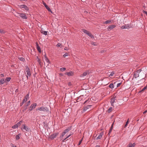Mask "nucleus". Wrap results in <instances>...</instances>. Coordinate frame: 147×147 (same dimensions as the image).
<instances>
[{"mask_svg":"<svg viewBox=\"0 0 147 147\" xmlns=\"http://www.w3.org/2000/svg\"><path fill=\"white\" fill-rule=\"evenodd\" d=\"M36 47H37V49L38 51L39 52V53H41V49L39 46V45L38 43L36 42Z\"/></svg>","mask_w":147,"mask_h":147,"instance_id":"obj_15","label":"nucleus"},{"mask_svg":"<svg viewBox=\"0 0 147 147\" xmlns=\"http://www.w3.org/2000/svg\"><path fill=\"white\" fill-rule=\"evenodd\" d=\"M112 107H110L109 109H108V110L107 111H108V112H109V113H110V112L111 111H112Z\"/></svg>","mask_w":147,"mask_h":147,"instance_id":"obj_42","label":"nucleus"},{"mask_svg":"<svg viewBox=\"0 0 147 147\" xmlns=\"http://www.w3.org/2000/svg\"><path fill=\"white\" fill-rule=\"evenodd\" d=\"M82 140H81L79 142V143L78 144V145H80L81 143H82Z\"/></svg>","mask_w":147,"mask_h":147,"instance_id":"obj_54","label":"nucleus"},{"mask_svg":"<svg viewBox=\"0 0 147 147\" xmlns=\"http://www.w3.org/2000/svg\"><path fill=\"white\" fill-rule=\"evenodd\" d=\"M19 7L21 9L24 8L26 10L28 11L29 10L28 7L25 5H19Z\"/></svg>","mask_w":147,"mask_h":147,"instance_id":"obj_10","label":"nucleus"},{"mask_svg":"<svg viewBox=\"0 0 147 147\" xmlns=\"http://www.w3.org/2000/svg\"><path fill=\"white\" fill-rule=\"evenodd\" d=\"M113 123L111 125L110 129H111L112 130V129L113 128Z\"/></svg>","mask_w":147,"mask_h":147,"instance_id":"obj_52","label":"nucleus"},{"mask_svg":"<svg viewBox=\"0 0 147 147\" xmlns=\"http://www.w3.org/2000/svg\"><path fill=\"white\" fill-rule=\"evenodd\" d=\"M61 44L60 43H58L57 45V47H60L61 46Z\"/></svg>","mask_w":147,"mask_h":147,"instance_id":"obj_46","label":"nucleus"},{"mask_svg":"<svg viewBox=\"0 0 147 147\" xmlns=\"http://www.w3.org/2000/svg\"><path fill=\"white\" fill-rule=\"evenodd\" d=\"M25 102L24 101H23V100H22V103L23 104H24V103H25Z\"/></svg>","mask_w":147,"mask_h":147,"instance_id":"obj_64","label":"nucleus"},{"mask_svg":"<svg viewBox=\"0 0 147 147\" xmlns=\"http://www.w3.org/2000/svg\"><path fill=\"white\" fill-rule=\"evenodd\" d=\"M71 135V134H70L69 135H68V136H67L66 137V139H67V138H68Z\"/></svg>","mask_w":147,"mask_h":147,"instance_id":"obj_60","label":"nucleus"},{"mask_svg":"<svg viewBox=\"0 0 147 147\" xmlns=\"http://www.w3.org/2000/svg\"><path fill=\"white\" fill-rule=\"evenodd\" d=\"M117 100L115 99V97H113V98L111 99V103L112 106H114V105H115L116 106V105L115 104L116 103V101H117Z\"/></svg>","mask_w":147,"mask_h":147,"instance_id":"obj_8","label":"nucleus"},{"mask_svg":"<svg viewBox=\"0 0 147 147\" xmlns=\"http://www.w3.org/2000/svg\"><path fill=\"white\" fill-rule=\"evenodd\" d=\"M30 101H29L27 102L26 104H25V105H26V106H28L30 105Z\"/></svg>","mask_w":147,"mask_h":147,"instance_id":"obj_40","label":"nucleus"},{"mask_svg":"<svg viewBox=\"0 0 147 147\" xmlns=\"http://www.w3.org/2000/svg\"><path fill=\"white\" fill-rule=\"evenodd\" d=\"M21 135L20 134H18L16 136V140H18L20 138V136Z\"/></svg>","mask_w":147,"mask_h":147,"instance_id":"obj_26","label":"nucleus"},{"mask_svg":"<svg viewBox=\"0 0 147 147\" xmlns=\"http://www.w3.org/2000/svg\"><path fill=\"white\" fill-rule=\"evenodd\" d=\"M114 85L113 83H111L109 86V87L111 88H114Z\"/></svg>","mask_w":147,"mask_h":147,"instance_id":"obj_31","label":"nucleus"},{"mask_svg":"<svg viewBox=\"0 0 147 147\" xmlns=\"http://www.w3.org/2000/svg\"><path fill=\"white\" fill-rule=\"evenodd\" d=\"M36 111L39 110L40 111H43L48 112L49 109L46 107H38L36 109Z\"/></svg>","mask_w":147,"mask_h":147,"instance_id":"obj_1","label":"nucleus"},{"mask_svg":"<svg viewBox=\"0 0 147 147\" xmlns=\"http://www.w3.org/2000/svg\"><path fill=\"white\" fill-rule=\"evenodd\" d=\"M23 104L22 103H20V106L21 107Z\"/></svg>","mask_w":147,"mask_h":147,"instance_id":"obj_63","label":"nucleus"},{"mask_svg":"<svg viewBox=\"0 0 147 147\" xmlns=\"http://www.w3.org/2000/svg\"><path fill=\"white\" fill-rule=\"evenodd\" d=\"M45 7L46 8V9L49 11H50V12H51V13H52V11H51V9H50V8H49V7L47 5Z\"/></svg>","mask_w":147,"mask_h":147,"instance_id":"obj_25","label":"nucleus"},{"mask_svg":"<svg viewBox=\"0 0 147 147\" xmlns=\"http://www.w3.org/2000/svg\"><path fill=\"white\" fill-rule=\"evenodd\" d=\"M65 74L67 75L68 76H73L74 75V72L72 71H70L69 72H66Z\"/></svg>","mask_w":147,"mask_h":147,"instance_id":"obj_11","label":"nucleus"},{"mask_svg":"<svg viewBox=\"0 0 147 147\" xmlns=\"http://www.w3.org/2000/svg\"><path fill=\"white\" fill-rule=\"evenodd\" d=\"M64 49L66 50H68V49L67 48V47H65L64 48Z\"/></svg>","mask_w":147,"mask_h":147,"instance_id":"obj_56","label":"nucleus"},{"mask_svg":"<svg viewBox=\"0 0 147 147\" xmlns=\"http://www.w3.org/2000/svg\"><path fill=\"white\" fill-rule=\"evenodd\" d=\"M95 43L93 42H92L91 43V44L94 45H95L94 44Z\"/></svg>","mask_w":147,"mask_h":147,"instance_id":"obj_58","label":"nucleus"},{"mask_svg":"<svg viewBox=\"0 0 147 147\" xmlns=\"http://www.w3.org/2000/svg\"><path fill=\"white\" fill-rule=\"evenodd\" d=\"M11 79V78L10 77H7L5 80V81H7V82H9L10 80Z\"/></svg>","mask_w":147,"mask_h":147,"instance_id":"obj_33","label":"nucleus"},{"mask_svg":"<svg viewBox=\"0 0 147 147\" xmlns=\"http://www.w3.org/2000/svg\"><path fill=\"white\" fill-rule=\"evenodd\" d=\"M27 107L28 106H26V105H25L23 106L22 107V108L23 109L22 111L23 112H24L27 109Z\"/></svg>","mask_w":147,"mask_h":147,"instance_id":"obj_20","label":"nucleus"},{"mask_svg":"<svg viewBox=\"0 0 147 147\" xmlns=\"http://www.w3.org/2000/svg\"><path fill=\"white\" fill-rule=\"evenodd\" d=\"M26 70L27 75H26V76L27 78V79H28V76H31L30 70L29 68L27 66H26Z\"/></svg>","mask_w":147,"mask_h":147,"instance_id":"obj_4","label":"nucleus"},{"mask_svg":"<svg viewBox=\"0 0 147 147\" xmlns=\"http://www.w3.org/2000/svg\"><path fill=\"white\" fill-rule=\"evenodd\" d=\"M41 32L43 34L45 35H47V31H43L42 30L41 31Z\"/></svg>","mask_w":147,"mask_h":147,"instance_id":"obj_24","label":"nucleus"},{"mask_svg":"<svg viewBox=\"0 0 147 147\" xmlns=\"http://www.w3.org/2000/svg\"><path fill=\"white\" fill-rule=\"evenodd\" d=\"M36 103H34L32 104L29 108V111H31L34 109L36 106Z\"/></svg>","mask_w":147,"mask_h":147,"instance_id":"obj_9","label":"nucleus"},{"mask_svg":"<svg viewBox=\"0 0 147 147\" xmlns=\"http://www.w3.org/2000/svg\"><path fill=\"white\" fill-rule=\"evenodd\" d=\"M103 134L104 133L103 132H100V133L99 134L98 136V134H96L95 136V137H96L97 136H98L96 138V140L100 139L102 137V136L103 135Z\"/></svg>","mask_w":147,"mask_h":147,"instance_id":"obj_7","label":"nucleus"},{"mask_svg":"<svg viewBox=\"0 0 147 147\" xmlns=\"http://www.w3.org/2000/svg\"><path fill=\"white\" fill-rule=\"evenodd\" d=\"M66 69L65 67L61 68L60 69V71L63 72L64 71L66 70Z\"/></svg>","mask_w":147,"mask_h":147,"instance_id":"obj_35","label":"nucleus"},{"mask_svg":"<svg viewBox=\"0 0 147 147\" xmlns=\"http://www.w3.org/2000/svg\"><path fill=\"white\" fill-rule=\"evenodd\" d=\"M114 74V71H112L111 73L109 75V77L112 76Z\"/></svg>","mask_w":147,"mask_h":147,"instance_id":"obj_43","label":"nucleus"},{"mask_svg":"<svg viewBox=\"0 0 147 147\" xmlns=\"http://www.w3.org/2000/svg\"><path fill=\"white\" fill-rule=\"evenodd\" d=\"M65 134V133H64L63 132L62 133L61 135H60V138L62 139V138H63V137L64 135Z\"/></svg>","mask_w":147,"mask_h":147,"instance_id":"obj_29","label":"nucleus"},{"mask_svg":"<svg viewBox=\"0 0 147 147\" xmlns=\"http://www.w3.org/2000/svg\"><path fill=\"white\" fill-rule=\"evenodd\" d=\"M87 34L88 36L90 37L91 38H94V36L91 34L90 32L88 31Z\"/></svg>","mask_w":147,"mask_h":147,"instance_id":"obj_22","label":"nucleus"},{"mask_svg":"<svg viewBox=\"0 0 147 147\" xmlns=\"http://www.w3.org/2000/svg\"><path fill=\"white\" fill-rule=\"evenodd\" d=\"M83 95H81L80 96L78 97V98L76 100L77 102H79L81 101L82 99V98L83 97Z\"/></svg>","mask_w":147,"mask_h":147,"instance_id":"obj_19","label":"nucleus"},{"mask_svg":"<svg viewBox=\"0 0 147 147\" xmlns=\"http://www.w3.org/2000/svg\"><path fill=\"white\" fill-rule=\"evenodd\" d=\"M0 76H1V77H3V76H4V75H3V74H1L0 75Z\"/></svg>","mask_w":147,"mask_h":147,"instance_id":"obj_59","label":"nucleus"},{"mask_svg":"<svg viewBox=\"0 0 147 147\" xmlns=\"http://www.w3.org/2000/svg\"><path fill=\"white\" fill-rule=\"evenodd\" d=\"M129 27V26H121V28L122 29H125L127 28V27Z\"/></svg>","mask_w":147,"mask_h":147,"instance_id":"obj_36","label":"nucleus"},{"mask_svg":"<svg viewBox=\"0 0 147 147\" xmlns=\"http://www.w3.org/2000/svg\"><path fill=\"white\" fill-rule=\"evenodd\" d=\"M147 88V85L146 86H145L144 88H143V89L142 90H141L139 91L138 93H140L143 92V91Z\"/></svg>","mask_w":147,"mask_h":147,"instance_id":"obj_21","label":"nucleus"},{"mask_svg":"<svg viewBox=\"0 0 147 147\" xmlns=\"http://www.w3.org/2000/svg\"><path fill=\"white\" fill-rule=\"evenodd\" d=\"M24 129L26 131L24 132H29L30 131V128L29 127L26 126V125L25 124H24V125H22V127L21 128V129L22 130H23Z\"/></svg>","mask_w":147,"mask_h":147,"instance_id":"obj_2","label":"nucleus"},{"mask_svg":"<svg viewBox=\"0 0 147 147\" xmlns=\"http://www.w3.org/2000/svg\"><path fill=\"white\" fill-rule=\"evenodd\" d=\"M136 145V144L134 143L132 144L131 143H129L127 147H134Z\"/></svg>","mask_w":147,"mask_h":147,"instance_id":"obj_14","label":"nucleus"},{"mask_svg":"<svg viewBox=\"0 0 147 147\" xmlns=\"http://www.w3.org/2000/svg\"><path fill=\"white\" fill-rule=\"evenodd\" d=\"M116 26L115 25H111L109 26L108 28L109 29L111 30L114 28L115 27H116Z\"/></svg>","mask_w":147,"mask_h":147,"instance_id":"obj_18","label":"nucleus"},{"mask_svg":"<svg viewBox=\"0 0 147 147\" xmlns=\"http://www.w3.org/2000/svg\"><path fill=\"white\" fill-rule=\"evenodd\" d=\"M95 147H100V146L99 145H96V146Z\"/></svg>","mask_w":147,"mask_h":147,"instance_id":"obj_61","label":"nucleus"},{"mask_svg":"<svg viewBox=\"0 0 147 147\" xmlns=\"http://www.w3.org/2000/svg\"><path fill=\"white\" fill-rule=\"evenodd\" d=\"M37 59L38 62L40 67H41L42 66V63H41L40 59L39 58L38 56H37Z\"/></svg>","mask_w":147,"mask_h":147,"instance_id":"obj_16","label":"nucleus"},{"mask_svg":"<svg viewBox=\"0 0 147 147\" xmlns=\"http://www.w3.org/2000/svg\"><path fill=\"white\" fill-rule=\"evenodd\" d=\"M147 112V110H145L143 114H145Z\"/></svg>","mask_w":147,"mask_h":147,"instance_id":"obj_57","label":"nucleus"},{"mask_svg":"<svg viewBox=\"0 0 147 147\" xmlns=\"http://www.w3.org/2000/svg\"><path fill=\"white\" fill-rule=\"evenodd\" d=\"M59 75H60V76H63V74H62V73H60V74Z\"/></svg>","mask_w":147,"mask_h":147,"instance_id":"obj_62","label":"nucleus"},{"mask_svg":"<svg viewBox=\"0 0 147 147\" xmlns=\"http://www.w3.org/2000/svg\"><path fill=\"white\" fill-rule=\"evenodd\" d=\"M134 76L136 78L139 77V74L137 73L136 72H134Z\"/></svg>","mask_w":147,"mask_h":147,"instance_id":"obj_23","label":"nucleus"},{"mask_svg":"<svg viewBox=\"0 0 147 147\" xmlns=\"http://www.w3.org/2000/svg\"><path fill=\"white\" fill-rule=\"evenodd\" d=\"M82 31L84 32V33L87 34V33L88 32V31H87V30L84 29H82Z\"/></svg>","mask_w":147,"mask_h":147,"instance_id":"obj_30","label":"nucleus"},{"mask_svg":"<svg viewBox=\"0 0 147 147\" xmlns=\"http://www.w3.org/2000/svg\"><path fill=\"white\" fill-rule=\"evenodd\" d=\"M142 12H143L144 13H145V14H146V15L147 16V11H145L143 10V11H142Z\"/></svg>","mask_w":147,"mask_h":147,"instance_id":"obj_49","label":"nucleus"},{"mask_svg":"<svg viewBox=\"0 0 147 147\" xmlns=\"http://www.w3.org/2000/svg\"><path fill=\"white\" fill-rule=\"evenodd\" d=\"M112 129H110L109 132V133L108 134V135H109V136L110 134H111V133L112 131Z\"/></svg>","mask_w":147,"mask_h":147,"instance_id":"obj_45","label":"nucleus"},{"mask_svg":"<svg viewBox=\"0 0 147 147\" xmlns=\"http://www.w3.org/2000/svg\"><path fill=\"white\" fill-rule=\"evenodd\" d=\"M48 127V125L47 124V123L46 121L43 122V128L45 129H46Z\"/></svg>","mask_w":147,"mask_h":147,"instance_id":"obj_17","label":"nucleus"},{"mask_svg":"<svg viewBox=\"0 0 147 147\" xmlns=\"http://www.w3.org/2000/svg\"><path fill=\"white\" fill-rule=\"evenodd\" d=\"M44 56L45 57V59L46 58H47L46 54H45L44 55Z\"/></svg>","mask_w":147,"mask_h":147,"instance_id":"obj_55","label":"nucleus"},{"mask_svg":"<svg viewBox=\"0 0 147 147\" xmlns=\"http://www.w3.org/2000/svg\"><path fill=\"white\" fill-rule=\"evenodd\" d=\"M23 122L22 121H20L19 122H18L16 124L14 125L13 126H12V128L13 129H15L18 127L19 126H20L21 124Z\"/></svg>","mask_w":147,"mask_h":147,"instance_id":"obj_6","label":"nucleus"},{"mask_svg":"<svg viewBox=\"0 0 147 147\" xmlns=\"http://www.w3.org/2000/svg\"><path fill=\"white\" fill-rule=\"evenodd\" d=\"M87 72H85L84 73H83V74H82L81 75V76L84 77V76H86L87 75Z\"/></svg>","mask_w":147,"mask_h":147,"instance_id":"obj_32","label":"nucleus"},{"mask_svg":"<svg viewBox=\"0 0 147 147\" xmlns=\"http://www.w3.org/2000/svg\"><path fill=\"white\" fill-rule=\"evenodd\" d=\"M16 16L18 17H20L23 19H26L27 18V17L26 16L25 14L24 13H17Z\"/></svg>","mask_w":147,"mask_h":147,"instance_id":"obj_3","label":"nucleus"},{"mask_svg":"<svg viewBox=\"0 0 147 147\" xmlns=\"http://www.w3.org/2000/svg\"><path fill=\"white\" fill-rule=\"evenodd\" d=\"M142 69H139L138 70H137L136 72H137V73L139 74L140 72H141V71H142Z\"/></svg>","mask_w":147,"mask_h":147,"instance_id":"obj_41","label":"nucleus"},{"mask_svg":"<svg viewBox=\"0 0 147 147\" xmlns=\"http://www.w3.org/2000/svg\"><path fill=\"white\" fill-rule=\"evenodd\" d=\"M68 53H66L64 54V55H63L64 57H65L68 56Z\"/></svg>","mask_w":147,"mask_h":147,"instance_id":"obj_47","label":"nucleus"},{"mask_svg":"<svg viewBox=\"0 0 147 147\" xmlns=\"http://www.w3.org/2000/svg\"><path fill=\"white\" fill-rule=\"evenodd\" d=\"M59 134V133L58 132L54 133L51 134L49 137V138L51 140H53Z\"/></svg>","mask_w":147,"mask_h":147,"instance_id":"obj_5","label":"nucleus"},{"mask_svg":"<svg viewBox=\"0 0 147 147\" xmlns=\"http://www.w3.org/2000/svg\"><path fill=\"white\" fill-rule=\"evenodd\" d=\"M129 122V119H128L126 123V124H125V125L124 127H127V125L128 124Z\"/></svg>","mask_w":147,"mask_h":147,"instance_id":"obj_34","label":"nucleus"},{"mask_svg":"<svg viewBox=\"0 0 147 147\" xmlns=\"http://www.w3.org/2000/svg\"><path fill=\"white\" fill-rule=\"evenodd\" d=\"M121 84H122L121 82H120V83L117 84V87H119L120 86V85Z\"/></svg>","mask_w":147,"mask_h":147,"instance_id":"obj_44","label":"nucleus"},{"mask_svg":"<svg viewBox=\"0 0 147 147\" xmlns=\"http://www.w3.org/2000/svg\"><path fill=\"white\" fill-rule=\"evenodd\" d=\"M71 126L69 127H68L67 128L65 129L64 131H63L64 133L65 134H66L67 132H68V131H69L71 129Z\"/></svg>","mask_w":147,"mask_h":147,"instance_id":"obj_13","label":"nucleus"},{"mask_svg":"<svg viewBox=\"0 0 147 147\" xmlns=\"http://www.w3.org/2000/svg\"><path fill=\"white\" fill-rule=\"evenodd\" d=\"M42 3L43 5L45 6V7L47 5L46 4L44 1H42Z\"/></svg>","mask_w":147,"mask_h":147,"instance_id":"obj_48","label":"nucleus"},{"mask_svg":"<svg viewBox=\"0 0 147 147\" xmlns=\"http://www.w3.org/2000/svg\"><path fill=\"white\" fill-rule=\"evenodd\" d=\"M5 82V81L4 79H1L0 80V84H4Z\"/></svg>","mask_w":147,"mask_h":147,"instance_id":"obj_27","label":"nucleus"},{"mask_svg":"<svg viewBox=\"0 0 147 147\" xmlns=\"http://www.w3.org/2000/svg\"><path fill=\"white\" fill-rule=\"evenodd\" d=\"M68 85L69 86H71L72 85V84L71 82H69L68 83Z\"/></svg>","mask_w":147,"mask_h":147,"instance_id":"obj_53","label":"nucleus"},{"mask_svg":"<svg viewBox=\"0 0 147 147\" xmlns=\"http://www.w3.org/2000/svg\"><path fill=\"white\" fill-rule=\"evenodd\" d=\"M19 59L20 60L23 61H25V59L22 57L19 58Z\"/></svg>","mask_w":147,"mask_h":147,"instance_id":"obj_38","label":"nucleus"},{"mask_svg":"<svg viewBox=\"0 0 147 147\" xmlns=\"http://www.w3.org/2000/svg\"><path fill=\"white\" fill-rule=\"evenodd\" d=\"M111 22V20H108L105 21L104 22V24H108V23H110Z\"/></svg>","mask_w":147,"mask_h":147,"instance_id":"obj_37","label":"nucleus"},{"mask_svg":"<svg viewBox=\"0 0 147 147\" xmlns=\"http://www.w3.org/2000/svg\"><path fill=\"white\" fill-rule=\"evenodd\" d=\"M24 98L26 99H27L28 100V98H29V94L28 93L26 94L24 97Z\"/></svg>","mask_w":147,"mask_h":147,"instance_id":"obj_39","label":"nucleus"},{"mask_svg":"<svg viewBox=\"0 0 147 147\" xmlns=\"http://www.w3.org/2000/svg\"><path fill=\"white\" fill-rule=\"evenodd\" d=\"M27 100H28L27 99L24 98V99H23V101L25 102L27 101Z\"/></svg>","mask_w":147,"mask_h":147,"instance_id":"obj_51","label":"nucleus"},{"mask_svg":"<svg viewBox=\"0 0 147 147\" xmlns=\"http://www.w3.org/2000/svg\"><path fill=\"white\" fill-rule=\"evenodd\" d=\"M90 102V100H89V99H88V100H86L84 102V104H85V103H86L87 102Z\"/></svg>","mask_w":147,"mask_h":147,"instance_id":"obj_50","label":"nucleus"},{"mask_svg":"<svg viewBox=\"0 0 147 147\" xmlns=\"http://www.w3.org/2000/svg\"><path fill=\"white\" fill-rule=\"evenodd\" d=\"M92 106L91 105H88L83 108V111L84 112L87 110L88 109L91 107Z\"/></svg>","mask_w":147,"mask_h":147,"instance_id":"obj_12","label":"nucleus"},{"mask_svg":"<svg viewBox=\"0 0 147 147\" xmlns=\"http://www.w3.org/2000/svg\"><path fill=\"white\" fill-rule=\"evenodd\" d=\"M45 59V61L48 63V64L47 65H48L50 63V62L49 60L48 59V58Z\"/></svg>","mask_w":147,"mask_h":147,"instance_id":"obj_28","label":"nucleus"}]
</instances>
